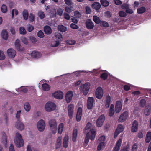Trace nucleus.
<instances>
[{"instance_id": "nucleus-1", "label": "nucleus", "mask_w": 151, "mask_h": 151, "mask_svg": "<svg viewBox=\"0 0 151 151\" xmlns=\"http://www.w3.org/2000/svg\"><path fill=\"white\" fill-rule=\"evenodd\" d=\"M14 142L17 147H20L24 145L23 139L21 135L19 133H16V137L14 139Z\"/></svg>"}, {"instance_id": "nucleus-2", "label": "nucleus", "mask_w": 151, "mask_h": 151, "mask_svg": "<svg viewBox=\"0 0 151 151\" xmlns=\"http://www.w3.org/2000/svg\"><path fill=\"white\" fill-rule=\"evenodd\" d=\"M48 124L52 133L53 134H55L57 130V123L56 120L51 119L50 120Z\"/></svg>"}, {"instance_id": "nucleus-3", "label": "nucleus", "mask_w": 151, "mask_h": 151, "mask_svg": "<svg viewBox=\"0 0 151 151\" xmlns=\"http://www.w3.org/2000/svg\"><path fill=\"white\" fill-rule=\"evenodd\" d=\"M45 108L47 111L50 112L56 109V105L54 103L49 101L46 104Z\"/></svg>"}, {"instance_id": "nucleus-4", "label": "nucleus", "mask_w": 151, "mask_h": 151, "mask_svg": "<svg viewBox=\"0 0 151 151\" xmlns=\"http://www.w3.org/2000/svg\"><path fill=\"white\" fill-rule=\"evenodd\" d=\"M80 89L81 90H82L83 95L86 96L88 92L89 86L87 83H86L84 84L81 86Z\"/></svg>"}, {"instance_id": "nucleus-5", "label": "nucleus", "mask_w": 151, "mask_h": 151, "mask_svg": "<svg viewBox=\"0 0 151 151\" xmlns=\"http://www.w3.org/2000/svg\"><path fill=\"white\" fill-rule=\"evenodd\" d=\"M105 120V116L104 114L100 116L96 120V125L97 127H101Z\"/></svg>"}, {"instance_id": "nucleus-6", "label": "nucleus", "mask_w": 151, "mask_h": 151, "mask_svg": "<svg viewBox=\"0 0 151 151\" xmlns=\"http://www.w3.org/2000/svg\"><path fill=\"white\" fill-rule=\"evenodd\" d=\"M45 123L43 120L41 119L37 122V128L40 131H43L45 129Z\"/></svg>"}, {"instance_id": "nucleus-7", "label": "nucleus", "mask_w": 151, "mask_h": 151, "mask_svg": "<svg viewBox=\"0 0 151 151\" xmlns=\"http://www.w3.org/2000/svg\"><path fill=\"white\" fill-rule=\"evenodd\" d=\"M128 116V113L125 111L122 113L118 119L119 122H123L125 121L127 119Z\"/></svg>"}, {"instance_id": "nucleus-8", "label": "nucleus", "mask_w": 151, "mask_h": 151, "mask_svg": "<svg viewBox=\"0 0 151 151\" xmlns=\"http://www.w3.org/2000/svg\"><path fill=\"white\" fill-rule=\"evenodd\" d=\"M95 94L96 97L98 99L101 98L103 95V92L102 88L101 87L97 88L96 90Z\"/></svg>"}, {"instance_id": "nucleus-9", "label": "nucleus", "mask_w": 151, "mask_h": 151, "mask_svg": "<svg viewBox=\"0 0 151 151\" xmlns=\"http://www.w3.org/2000/svg\"><path fill=\"white\" fill-rule=\"evenodd\" d=\"M94 99L92 97H89L88 98L87 103V107L88 109H91L93 107Z\"/></svg>"}, {"instance_id": "nucleus-10", "label": "nucleus", "mask_w": 151, "mask_h": 151, "mask_svg": "<svg viewBox=\"0 0 151 151\" xmlns=\"http://www.w3.org/2000/svg\"><path fill=\"white\" fill-rule=\"evenodd\" d=\"M139 124L137 120L134 121L132 122L131 128V131L132 132H137L138 130Z\"/></svg>"}, {"instance_id": "nucleus-11", "label": "nucleus", "mask_w": 151, "mask_h": 151, "mask_svg": "<svg viewBox=\"0 0 151 151\" xmlns=\"http://www.w3.org/2000/svg\"><path fill=\"white\" fill-rule=\"evenodd\" d=\"M73 96L72 91H70L66 93L65 98L66 102L68 103H70L72 100V98Z\"/></svg>"}, {"instance_id": "nucleus-12", "label": "nucleus", "mask_w": 151, "mask_h": 151, "mask_svg": "<svg viewBox=\"0 0 151 151\" xmlns=\"http://www.w3.org/2000/svg\"><path fill=\"white\" fill-rule=\"evenodd\" d=\"M124 129V126L121 124H119L114 132V137L116 138L120 132L123 131Z\"/></svg>"}, {"instance_id": "nucleus-13", "label": "nucleus", "mask_w": 151, "mask_h": 151, "mask_svg": "<svg viewBox=\"0 0 151 151\" xmlns=\"http://www.w3.org/2000/svg\"><path fill=\"white\" fill-rule=\"evenodd\" d=\"M86 26L88 29H92L94 27V24L90 19H88L85 22Z\"/></svg>"}, {"instance_id": "nucleus-14", "label": "nucleus", "mask_w": 151, "mask_h": 151, "mask_svg": "<svg viewBox=\"0 0 151 151\" xmlns=\"http://www.w3.org/2000/svg\"><path fill=\"white\" fill-rule=\"evenodd\" d=\"M74 108V105L72 104H70L68 106V115L70 119H72L73 117Z\"/></svg>"}, {"instance_id": "nucleus-15", "label": "nucleus", "mask_w": 151, "mask_h": 151, "mask_svg": "<svg viewBox=\"0 0 151 151\" xmlns=\"http://www.w3.org/2000/svg\"><path fill=\"white\" fill-rule=\"evenodd\" d=\"M122 103L120 101H117L116 102L115 106V112L116 113L120 112L122 109Z\"/></svg>"}, {"instance_id": "nucleus-16", "label": "nucleus", "mask_w": 151, "mask_h": 151, "mask_svg": "<svg viewBox=\"0 0 151 151\" xmlns=\"http://www.w3.org/2000/svg\"><path fill=\"white\" fill-rule=\"evenodd\" d=\"M52 95L57 99H62L63 97V93L61 91H57L53 93Z\"/></svg>"}, {"instance_id": "nucleus-17", "label": "nucleus", "mask_w": 151, "mask_h": 151, "mask_svg": "<svg viewBox=\"0 0 151 151\" xmlns=\"http://www.w3.org/2000/svg\"><path fill=\"white\" fill-rule=\"evenodd\" d=\"M15 45L16 48L18 51H23L24 50V47H21L20 41L19 39H17L16 40Z\"/></svg>"}, {"instance_id": "nucleus-18", "label": "nucleus", "mask_w": 151, "mask_h": 151, "mask_svg": "<svg viewBox=\"0 0 151 151\" xmlns=\"http://www.w3.org/2000/svg\"><path fill=\"white\" fill-rule=\"evenodd\" d=\"M91 123H88L83 131V132L86 134L88 133L90 134L91 131L93 130V129H91Z\"/></svg>"}, {"instance_id": "nucleus-19", "label": "nucleus", "mask_w": 151, "mask_h": 151, "mask_svg": "<svg viewBox=\"0 0 151 151\" xmlns=\"http://www.w3.org/2000/svg\"><path fill=\"white\" fill-rule=\"evenodd\" d=\"M7 53L9 57L14 58L16 55V52L12 48H9L7 50Z\"/></svg>"}, {"instance_id": "nucleus-20", "label": "nucleus", "mask_w": 151, "mask_h": 151, "mask_svg": "<svg viewBox=\"0 0 151 151\" xmlns=\"http://www.w3.org/2000/svg\"><path fill=\"white\" fill-rule=\"evenodd\" d=\"M82 109L79 107L78 108L76 114V119L78 122L80 121L82 115Z\"/></svg>"}, {"instance_id": "nucleus-21", "label": "nucleus", "mask_w": 151, "mask_h": 151, "mask_svg": "<svg viewBox=\"0 0 151 151\" xmlns=\"http://www.w3.org/2000/svg\"><path fill=\"white\" fill-rule=\"evenodd\" d=\"M121 143L122 139H120L117 142L113 148V151H119L121 146Z\"/></svg>"}, {"instance_id": "nucleus-22", "label": "nucleus", "mask_w": 151, "mask_h": 151, "mask_svg": "<svg viewBox=\"0 0 151 151\" xmlns=\"http://www.w3.org/2000/svg\"><path fill=\"white\" fill-rule=\"evenodd\" d=\"M16 127L17 129L21 131L24 128V125L20 121H17Z\"/></svg>"}, {"instance_id": "nucleus-23", "label": "nucleus", "mask_w": 151, "mask_h": 151, "mask_svg": "<svg viewBox=\"0 0 151 151\" xmlns=\"http://www.w3.org/2000/svg\"><path fill=\"white\" fill-rule=\"evenodd\" d=\"M44 31L45 34L50 35L52 33V30L51 27L48 25L45 26L44 27Z\"/></svg>"}, {"instance_id": "nucleus-24", "label": "nucleus", "mask_w": 151, "mask_h": 151, "mask_svg": "<svg viewBox=\"0 0 151 151\" xmlns=\"http://www.w3.org/2000/svg\"><path fill=\"white\" fill-rule=\"evenodd\" d=\"M111 97L109 95L107 96L106 98L105 106L106 108L109 107L111 103Z\"/></svg>"}, {"instance_id": "nucleus-25", "label": "nucleus", "mask_w": 151, "mask_h": 151, "mask_svg": "<svg viewBox=\"0 0 151 151\" xmlns=\"http://www.w3.org/2000/svg\"><path fill=\"white\" fill-rule=\"evenodd\" d=\"M31 55L32 57L36 58H38L41 56L40 53L36 51H33L31 53Z\"/></svg>"}, {"instance_id": "nucleus-26", "label": "nucleus", "mask_w": 151, "mask_h": 151, "mask_svg": "<svg viewBox=\"0 0 151 151\" xmlns=\"http://www.w3.org/2000/svg\"><path fill=\"white\" fill-rule=\"evenodd\" d=\"M115 112L114 108V104H111L109 113V116L111 117L113 116Z\"/></svg>"}, {"instance_id": "nucleus-27", "label": "nucleus", "mask_w": 151, "mask_h": 151, "mask_svg": "<svg viewBox=\"0 0 151 151\" xmlns=\"http://www.w3.org/2000/svg\"><path fill=\"white\" fill-rule=\"evenodd\" d=\"M68 135H65L63 139V146L65 148H66L68 146Z\"/></svg>"}, {"instance_id": "nucleus-28", "label": "nucleus", "mask_w": 151, "mask_h": 151, "mask_svg": "<svg viewBox=\"0 0 151 151\" xmlns=\"http://www.w3.org/2000/svg\"><path fill=\"white\" fill-rule=\"evenodd\" d=\"M1 36L4 40H7L8 37V33L6 29H3L1 33Z\"/></svg>"}, {"instance_id": "nucleus-29", "label": "nucleus", "mask_w": 151, "mask_h": 151, "mask_svg": "<svg viewBox=\"0 0 151 151\" xmlns=\"http://www.w3.org/2000/svg\"><path fill=\"white\" fill-rule=\"evenodd\" d=\"M151 108L150 106H146L144 110V114L146 116L149 115L150 113Z\"/></svg>"}, {"instance_id": "nucleus-30", "label": "nucleus", "mask_w": 151, "mask_h": 151, "mask_svg": "<svg viewBox=\"0 0 151 151\" xmlns=\"http://www.w3.org/2000/svg\"><path fill=\"white\" fill-rule=\"evenodd\" d=\"M78 134V130L76 129H73L72 133V140L73 142L76 141V138Z\"/></svg>"}, {"instance_id": "nucleus-31", "label": "nucleus", "mask_w": 151, "mask_h": 151, "mask_svg": "<svg viewBox=\"0 0 151 151\" xmlns=\"http://www.w3.org/2000/svg\"><path fill=\"white\" fill-rule=\"evenodd\" d=\"M101 6V4L98 2H94L92 5V7L96 10H99Z\"/></svg>"}, {"instance_id": "nucleus-32", "label": "nucleus", "mask_w": 151, "mask_h": 151, "mask_svg": "<svg viewBox=\"0 0 151 151\" xmlns=\"http://www.w3.org/2000/svg\"><path fill=\"white\" fill-rule=\"evenodd\" d=\"M64 126V124L63 123H60L58 127V132L59 134H60L62 133Z\"/></svg>"}, {"instance_id": "nucleus-33", "label": "nucleus", "mask_w": 151, "mask_h": 151, "mask_svg": "<svg viewBox=\"0 0 151 151\" xmlns=\"http://www.w3.org/2000/svg\"><path fill=\"white\" fill-rule=\"evenodd\" d=\"M58 29L59 31L63 32H65L67 30V28L63 25H59L58 26Z\"/></svg>"}, {"instance_id": "nucleus-34", "label": "nucleus", "mask_w": 151, "mask_h": 151, "mask_svg": "<svg viewBox=\"0 0 151 151\" xmlns=\"http://www.w3.org/2000/svg\"><path fill=\"white\" fill-rule=\"evenodd\" d=\"M22 15L24 19L25 20H27L29 16V13L28 10L26 9H24L23 11Z\"/></svg>"}, {"instance_id": "nucleus-35", "label": "nucleus", "mask_w": 151, "mask_h": 151, "mask_svg": "<svg viewBox=\"0 0 151 151\" xmlns=\"http://www.w3.org/2000/svg\"><path fill=\"white\" fill-rule=\"evenodd\" d=\"M93 21L96 24H100L101 22V20L99 17L96 16L94 15L93 17Z\"/></svg>"}, {"instance_id": "nucleus-36", "label": "nucleus", "mask_w": 151, "mask_h": 151, "mask_svg": "<svg viewBox=\"0 0 151 151\" xmlns=\"http://www.w3.org/2000/svg\"><path fill=\"white\" fill-rule=\"evenodd\" d=\"M43 90L45 91H47L50 89L49 85L47 83H44L42 85Z\"/></svg>"}, {"instance_id": "nucleus-37", "label": "nucleus", "mask_w": 151, "mask_h": 151, "mask_svg": "<svg viewBox=\"0 0 151 151\" xmlns=\"http://www.w3.org/2000/svg\"><path fill=\"white\" fill-rule=\"evenodd\" d=\"M146 10L145 7L142 6L139 8L137 9V12L138 14H142L144 13Z\"/></svg>"}, {"instance_id": "nucleus-38", "label": "nucleus", "mask_w": 151, "mask_h": 151, "mask_svg": "<svg viewBox=\"0 0 151 151\" xmlns=\"http://www.w3.org/2000/svg\"><path fill=\"white\" fill-rule=\"evenodd\" d=\"M108 76V74L104 72L102 73L100 75V78L104 80H106Z\"/></svg>"}, {"instance_id": "nucleus-39", "label": "nucleus", "mask_w": 151, "mask_h": 151, "mask_svg": "<svg viewBox=\"0 0 151 151\" xmlns=\"http://www.w3.org/2000/svg\"><path fill=\"white\" fill-rule=\"evenodd\" d=\"M90 134H91V136H89L90 139L92 140H93L96 135V132L93 130L90 132Z\"/></svg>"}, {"instance_id": "nucleus-40", "label": "nucleus", "mask_w": 151, "mask_h": 151, "mask_svg": "<svg viewBox=\"0 0 151 151\" xmlns=\"http://www.w3.org/2000/svg\"><path fill=\"white\" fill-rule=\"evenodd\" d=\"M24 109L27 111H29L31 109V106L30 104L28 102H26L24 104Z\"/></svg>"}, {"instance_id": "nucleus-41", "label": "nucleus", "mask_w": 151, "mask_h": 151, "mask_svg": "<svg viewBox=\"0 0 151 151\" xmlns=\"http://www.w3.org/2000/svg\"><path fill=\"white\" fill-rule=\"evenodd\" d=\"M101 3L102 5L106 7L109 5V3L106 0H101Z\"/></svg>"}, {"instance_id": "nucleus-42", "label": "nucleus", "mask_w": 151, "mask_h": 151, "mask_svg": "<svg viewBox=\"0 0 151 151\" xmlns=\"http://www.w3.org/2000/svg\"><path fill=\"white\" fill-rule=\"evenodd\" d=\"M55 36L56 38L59 40H61L63 39L62 35L60 33H56Z\"/></svg>"}, {"instance_id": "nucleus-43", "label": "nucleus", "mask_w": 151, "mask_h": 151, "mask_svg": "<svg viewBox=\"0 0 151 151\" xmlns=\"http://www.w3.org/2000/svg\"><path fill=\"white\" fill-rule=\"evenodd\" d=\"M1 12L4 13H6L7 11V6L5 4H3L1 8Z\"/></svg>"}, {"instance_id": "nucleus-44", "label": "nucleus", "mask_w": 151, "mask_h": 151, "mask_svg": "<svg viewBox=\"0 0 151 151\" xmlns=\"http://www.w3.org/2000/svg\"><path fill=\"white\" fill-rule=\"evenodd\" d=\"M19 32L20 34L22 35H25L27 33L25 29L23 27H20L19 29Z\"/></svg>"}, {"instance_id": "nucleus-45", "label": "nucleus", "mask_w": 151, "mask_h": 151, "mask_svg": "<svg viewBox=\"0 0 151 151\" xmlns=\"http://www.w3.org/2000/svg\"><path fill=\"white\" fill-rule=\"evenodd\" d=\"M100 25L101 26L106 27L109 26V24L107 22L104 21H102L101 22Z\"/></svg>"}, {"instance_id": "nucleus-46", "label": "nucleus", "mask_w": 151, "mask_h": 151, "mask_svg": "<svg viewBox=\"0 0 151 151\" xmlns=\"http://www.w3.org/2000/svg\"><path fill=\"white\" fill-rule=\"evenodd\" d=\"M14 12L15 13V15H17L19 13L18 10L15 9H14L12 11V18L13 19L14 16Z\"/></svg>"}, {"instance_id": "nucleus-47", "label": "nucleus", "mask_w": 151, "mask_h": 151, "mask_svg": "<svg viewBox=\"0 0 151 151\" xmlns=\"http://www.w3.org/2000/svg\"><path fill=\"white\" fill-rule=\"evenodd\" d=\"M37 36L40 38H42L44 37V35L43 32L41 30H39L37 33Z\"/></svg>"}, {"instance_id": "nucleus-48", "label": "nucleus", "mask_w": 151, "mask_h": 151, "mask_svg": "<svg viewBox=\"0 0 151 151\" xmlns=\"http://www.w3.org/2000/svg\"><path fill=\"white\" fill-rule=\"evenodd\" d=\"M38 15L40 18L41 19H43L45 17L44 13L42 11H39L38 13Z\"/></svg>"}, {"instance_id": "nucleus-49", "label": "nucleus", "mask_w": 151, "mask_h": 151, "mask_svg": "<svg viewBox=\"0 0 151 151\" xmlns=\"http://www.w3.org/2000/svg\"><path fill=\"white\" fill-rule=\"evenodd\" d=\"M104 144L105 143H103V142H100L97 148V150L98 151H100L101 150L103 147V146L104 145Z\"/></svg>"}, {"instance_id": "nucleus-50", "label": "nucleus", "mask_w": 151, "mask_h": 151, "mask_svg": "<svg viewBox=\"0 0 151 151\" xmlns=\"http://www.w3.org/2000/svg\"><path fill=\"white\" fill-rule=\"evenodd\" d=\"M105 137L104 136H101L98 139L99 142H103V143H104V141L105 140Z\"/></svg>"}, {"instance_id": "nucleus-51", "label": "nucleus", "mask_w": 151, "mask_h": 151, "mask_svg": "<svg viewBox=\"0 0 151 151\" xmlns=\"http://www.w3.org/2000/svg\"><path fill=\"white\" fill-rule=\"evenodd\" d=\"M89 135L90 134H89V133L86 134V137L85 139V143L86 144H88L89 142Z\"/></svg>"}, {"instance_id": "nucleus-52", "label": "nucleus", "mask_w": 151, "mask_h": 151, "mask_svg": "<svg viewBox=\"0 0 151 151\" xmlns=\"http://www.w3.org/2000/svg\"><path fill=\"white\" fill-rule=\"evenodd\" d=\"M146 101L145 99H142L141 100L140 102V105L141 107H144L145 105Z\"/></svg>"}, {"instance_id": "nucleus-53", "label": "nucleus", "mask_w": 151, "mask_h": 151, "mask_svg": "<svg viewBox=\"0 0 151 151\" xmlns=\"http://www.w3.org/2000/svg\"><path fill=\"white\" fill-rule=\"evenodd\" d=\"M85 12L86 14H90L91 11V8L88 6H86L85 7Z\"/></svg>"}, {"instance_id": "nucleus-54", "label": "nucleus", "mask_w": 151, "mask_h": 151, "mask_svg": "<svg viewBox=\"0 0 151 151\" xmlns=\"http://www.w3.org/2000/svg\"><path fill=\"white\" fill-rule=\"evenodd\" d=\"M74 15L76 18H79L81 17L80 13L78 11H75L74 12Z\"/></svg>"}, {"instance_id": "nucleus-55", "label": "nucleus", "mask_w": 151, "mask_h": 151, "mask_svg": "<svg viewBox=\"0 0 151 151\" xmlns=\"http://www.w3.org/2000/svg\"><path fill=\"white\" fill-rule=\"evenodd\" d=\"M50 13L52 15V16H55L56 14V12L55 9H51L50 12Z\"/></svg>"}, {"instance_id": "nucleus-56", "label": "nucleus", "mask_w": 151, "mask_h": 151, "mask_svg": "<svg viewBox=\"0 0 151 151\" xmlns=\"http://www.w3.org/2000/svg\"><path fill=\"white\" fill-rule=\"evenodd\" d=\"M57 13L58 15L59 16H61L62 15L63 13V10L60 8H59L57 11Z\"/></svg>"}, {"instance_id": "nucleus-57", "label": "nucleus", "mask_w": 151, "mask_h": 151, "mask_svg": "<svg viewBox=\"0 0 151 151\" xmlns=\"http://www.w3.org/2000/svg\"><path fill=\"white\" fill-rule=\"evenodd\" d=\"M21 40L22 42L24 44L27 45L28 43L27 40L25 37H22L21 38Z\"/></svg>"}, {"instance_id": "nucleus-58", "label": "nucleus", "mask_w": 151, "mask_h": 151, "mask_svg": "<svg viewBox=\"0 0 151 151\" xmlns=\"http://www.w3.org/2000/svg\"><path fill=\"white\" fill-rule=\"evenodd\" d=\"M5 56L3 51L0 50V60H3L5 58Z\"/></svg>"}, {"instance_id": "nucleus-59", "label": "nucleus", "mask_w": 151, "mask_h": 151, "mask_svg": "<svg viewBox=\"0 0 151 151\" xmlns=\"http://www.w3.org/2000/svg\"><path fill=\"white\" fill-rule=\"evenodd\" d=\"M138 148L137 145V143H134L132 146V151H137Z\"/></svg>"}, {"instance_id": "nucleus-60", "label": "nucleus", "mask_w": 151, "mask_h": 151, "mask_svg": "<svg viewBox=\"0 0 151 151\" xmlns=\"http://www.w3.org/2000/svg\"><path fill=\"white\" fill-rule=\"evenodd\" d=\"M112 15L111 12L108 11H106L105 13V16L107 17L110 18Z\"/></svg>"}, {"instance_id": "nucleus-61", "label": "nucleus", "mask_w": 151, "mask_h": 151, "mask_svg": "<svg viewBox=\"0 0 151 151\" xmlns=\"http://www.w3.org/2000/svg\"><path fill=\"white\" fill-rule=\"evenodd\" d=\"M119 14L120 16L122 17H124L126 16V13L122 11L119 12Z\"/></svg>"}, {"instance_id": "nucleus-62", "label": "nucleus", "mask_w": 151, "mask_h": 151, "mask_svg": "<svg viewBox=\"0 0 151 151\" xmlns=\"http://www.w3.org/2000/svg\"><path fill=\"white\" fill-rule=\"evenodd\" d=\"M29 19L32 22L34 21L35 17L34 15L32 13H30V15L29 17Z\"/></svg>"}, {"instance_id": "nucleus-63", "label": "nucleus", "mask_w": 151, "mask_h": 151, "mask_svg": "<svg viewBox=\"0 0 151 151\" xmlns=\"http://www.w3.org/2000/svg\"><path fill=\"white\" fill-rule=\"evenodd\" d=\"M76 42L73 40H68L67 41V43L68 44L73 45L75 44Z\"/></svg>"}, {"instance_id": "nucleus-64", "label": "nucleus", "mask_w": 151, "mask_h": 151, "mask_svg": "<svg viewBox=\"0 0 151 151\" xmlns=\"http://www.w3.org/2000/svg\"><path fill=\"white\" fill-rule=\"evenodd\" d=\"M34 27L32 25L29 24L27 27V30L29 32H31L34 30Z\"/></svg>"}]
</instances>
